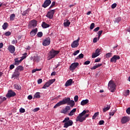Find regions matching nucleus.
Masks as SVG:
<instances>
[{"instance_id": "nucleus-1", "label": "nucleus", "mask_w": 130, "mask_h": 130, "mask_svg": "<svg viewBox=\"0 0 130 130\" xmlns=\"http://www.w3.org/2000/svg\"><path fill=\"white\" fill-rule=\"evenodd\" d=\"M64 104L70 105L71 107H74V106H75V102L73 100H71V98H66L57 103L54 106V108H57L58 106H60V105H64Z\"/></svg>"}, {"instance_id": "nucleus-2", "label": "nucleus", "mask_w": 130, "mask_h": 130, "mask_svg": "<svg viewBox=\"0 0 130 130\" xmlns=\"http://www.w3.org/2000/svg\"><path fill=\"white\" fill-rule=\"evenodd\" d=\"M62 123H64L63 127H65V128H68L69 126H72L74 124L73 120H70L69 117L65 118L64 120L62 121Z\"/></svg>"}, {"instance_id": "nucleus-3", "label": "nucleus", "mask_w": 130, "mask_h": 130, "mask_svg": "<svg viewBox=\"0 0 130 130\" xmlns=\"http://www.w3.org/2000/svg\"><path fill=\"white\" fill-rule=\"evenodd\" d=\"M89 112V111L83 110V111L79 114V115L76 118V121H79V122H83L85 120V118H84V115L87 113Z\"/></svg>"}, {"instance_id": "nucleus-4", "label": "nucleus", "mask_w": 130, "mask_h": 130, "mask_svg": "<svg viewBox=\"0 0 130 130\" xmlns=\"http://www.w3.org/2000/svg\"><path fill=\"white\" fill-rule=\"evenodd\" d=\"M59 53V51H56L54 49H52L51 51H50L49 53V60H50V59H52V58H54L55 57L56 55H57Z\"/></svg>"}, {"instance_id": "nucleus-5", "label": "nucleus", "mask_w": 130, "mask_h": 130, "mask_svg": "<svg viewBox=\"0 0 130 130\" xmlns=\"http://www.w3.org/2000/svg\"><path fill=\"white\" fill-rule=\"evenodd\" d=\"M116 87V85H115V83L113 82V81L111 80L109 81L108 84V88L109 90H111V92H114L115 91V87Z\"/></svg>"}, {"instance_id": "nucleus-6", "label": "nucleus", "mask_w": 130, "mask_h": 130, "mask_svg": "<svg viewBox=\"0 0 130 130\" xmlns=\"http://www.w3.org/2000/svg\"><path fill=\"white\" fill-rule=\"evenodd\" d=\"M55 82V79H51L49 81L47 82L43 86L42 89H46V88H48L50 85L53 84Z\"/></svg>"}, {"instance_id": "nucleus-7", "label": "nucleus", "mask_w": 130, "mask_h": 130, "mask_svg": "<svg viewBox=\"0 0 130 130\" xmlns=\"http://www.w3.org/2000/svg\"><path fill=\"white\" fill-rule=\"evenodd\" d=\"M54 13H55V10H50L47 13L46 17L49 18V19H52L53 18Z\"/></svg>"}, {"instance_id": "nucleus-8", "label": "nucleus", "mask_w": 130, "mask_h": 130, "mask_svg": "<svg viewBox=\"0 0 130 130\" xmlns=\"http://www.w3.org/2000/svg\"><path fill=\"white\" fill-rule=\"evenodd\" d=\"M14 96H16V92L11 89L8 90L7 94L6 95L7 98H11V97H14Z\"/></svg>"}, {"instance_id": "nucleus-9", "label": "nucleus", "mask_w": 130, "mask_h": 130, "mask_svg": "<svg viewBox=\"0 0 130 130\" xmlns=\"http://www.w3.org/2000/svg\"><path fill=\"white\" fill-rule=\"evenodd\" d=\"M79 41H80V37H78L77 40L73 42L71 44V47L72 48H77L79 46Z\"/></svg>"}, {"instance_id": "nucleus-10", "label": "nucleus", "mask_w": 130, "mask_h": 130, "mask_svg": "<svg viewBox=\"0 0 130 130\" xmlns=\"http://www.w3.org/2000/svg\"><path fill=\"white\" fill-rule=\"evenodd\" d=\"M100 52H101V49L98 48L95 50V52L92 53V58H95V57H97V56H99V55H100Z\"/></svg>"}, {"instance_id": "nucleus-11", "label": "nucleus", "mask_w": 130, "mask_h": 130, "mask_svg": "<svg viewBox=\"0 0 130 130\" xmlns=\"http://www.w3.org/2000/svg\"><path fill=\"white\" fill-rule=\"evenodd\" d=\"M50 44V38L48 37L43 41V45L44 46H48Z\"/></svg>"}, {"instance_id": "nucleus-12", "label": "nucleus", "mask_w": 130, "mask_h": 130, "mask_svg": "<svg viewBox=\"0 0 130 130\" xmlns=\"http://www.w3.org/2000/svg\"><path fill=\"white\" fill-rule=\"evenodd\" d=\"M120 59V57L119 55H115L110 59L111 62H116V60Z\"/></svg>"}, {"instance_id": "nucleus-13", "label": "nucleus", "mask_w": 130, "mask_h": 130, "mask_svg": "<svg viewBox=\"0 0 130 130\" xmlns=\"http://www.w3.org/2000/svg\"><path fill=\"white\" fill-rule=\"evenodd\" d=\"M79 66V63L78 62H74L71 64L70 66V71H74L76 70V68Z\"/></svg>"}, {"instance_id": "nucleus-14", "label": "nucleus", "mask_w": 130, "mask_h": 130, "mask_svg": "<svg viewBox=\"0 0 130 130\" xmlns=\"http://www.w3.org/2000/svg\"><path fill=\"white\" fill-rule=\"evenodd\" d=\"M129 120H130L129 117L124 116L122 118L121 122L122 124H124V123H126V122H128Z\"/></svg>"}, {"instance_id": "nucleus-15", "label": "nucleus", "mask_w": 130, "mask_h": 130, "mask_svg": "<svg viewBox=\"0 0 130 130\" xmlns=\"http://www.w3.org/2000/svg\"><path fill=\"white\" fill-rule=\"evenodd\" d=\"M8 50H9V52H10V53H14L16 49L15 48V46H13V45H9L8 47Z\"/></svg>"}, {"instance_id": "nucleus-16", "label": "nucleus", "mask_w": 130, "mask_h": 130, "mask_svg": "<svg viewBox=\"0 0 130 130\" xmlns=\"http://www.w3.org/2000/svg\"><path fill=\"white\" fill-rule=\"evenodd\" d=\"M50 4H51V1L46 0L44 2L43 5H42V7L43 8H44L45 9L46 8H47V7H48V6L50 5Z\"/></svg>"}, {"instance_id": "nucleus-17", "label": "nucleus", "mask_w": 130, "mask_h": 130, "mask_svg": "<svg viewBox=\"0 0 130 130\" xmlns=\"http://www.w3.org/2000/svg\"><path fill=\"white\" fill-rule=\"evenodd\" d=\"M69 110H71V107L67 106L65 109L61 111V113H64V114H66V113H67V112H68V111H69Z\"/></svg>"}, {"instance_id": "nucleus-18", "label": "nucleus", "mask_w": 130, "mask_h": 130, "mask_svg": "<svg viewBox=\"0 0 130 130\" xmlns=\"http://www.w3.org/2000/svg\"><path fill=\"white\" fill-rule=\"evenodd\" d=\"M20 76V72L17 71L16 69L14 74L12 75V78H18Z\"/></svg>"}, {"instance_id": "nucleus-19", "label": "nucleus", "mask_w": 130, "mask_h": 130, "mask_svg": "<svg viewBox=\"0 0 130 130\" xmlns=\"http://www.w3.org/2000/svg\"><path fill=\"white\" fill-rule=\"evenodd\" d=\"M38 31V30L37 29V28H36L35 29L31 31L30 32L31 37H34V36H35L36 35V33H37Z\"/></svg>"}, {"instance_id": "nucleus-20", "label": "nucleus", "mask_w": 130, "mask_h": 130, "mask_svg": "<svg viewBox=\"0 0 130 130\" xmlns=\"http://www.w3.org/2000/svg\"><path fill=\"white\" fill-rule=\"evenodd\" d=\"M72 84H73V79H69L66 82L65 86L69 87V86H72Z\"/></svg>"}, {"instance_id": "nucleus-21", "label": "nucleus", "mask_w": 130, "mask_h": 130, "mask_svg": "<svg viewBox=\"0 0 130 130\" xmlns=\"http://www.w3.org/2000/svg\"><path fill=\"white\" fill-rule=\"evenodd\" d=\"M30 27H36L37 26V21L36 20H31L30 23Z\"/></svg>"}, {"instance_id": "nucleus-22", "label": "nucleus", "mask_w": 130, "mask_h": 130, "mask_svg": "<svg viewBox=\"0 0 130 130\" xmlns=\"http://www.w3.org/2000/svg\"><path fill=\"white\" fill-rule=\"evenodd\" d=\"M14 64L15 66H19L20 63H21L22 62L20 60H19V58H16L14 59Z\"/></svg>"}, {"instance_id": "nucleus-23", "label": "nucleus", "mask_w": 130, "mask_h": 130, "mask_svg": "<svg viewBox=\"0 0 130 130\" xmlns=\"http://www.w3.org/2000/svg\"><path fill=\"white\" fill-rule=\"evenodd\" d=\"M71 25V21L69 20H66L64 21L63 25L64 27H69Z\"/></svg>"}, {"instance_id": "nucleus-24", "label": "nucleus", "mask_w": 130, "mask_h": 130, "mask_svg": "<svg viewBox=\"0 0 130 130\" xmlns=\"http://www.w3.org/2000/svg\"><path fill=\"white\" fill-rule=\"evenodd\" d=\"M88 103H89V100L86 99L82 100L80 104L81 105H82V106H84V105H86V104H88Z\"/></svg>"}, {"instance_id": "nucleus-25", "label": "nucleus", "mask_w": 130, "mask_h": 130, "mask_svg": "<svg viewBox=\"0 0 130 130\" xmlns=\"http://www.w3.org/2000/svg\"><path fill=\"white\" fill-rule=\"evenodd\" d=\"M17 72H22V71H24V67L22 66H18L16 69H15Z\"/></svg>"}, {"instance_id": "nucleus-26", "label": "nucleus", "mask_w": 130, "mask_h": 130, "mask_svg": "<svg viewBox=\"0 0 130 130\" xmlns=\"http://www.w3.org/2000/svg\"><path fill=\"white\" fill-rule=\"evenodd\" d=\"M50 26L49 24L46 23L45 22H43L42 24V27L44 28H49Z\"/></svg>"}, {"instance_id": "nucleus-27", "label": "nucleus", "mask_w": 130, "mask_h": 130, "mask_svg": "<svg viewBox=\"0 0 130 130\" xmlns=\"http://www.w3.org/2000/svg\"><path fill=\"white\" fill-rule=\"evenodd\" d=\"M15 18H16V15L15 14H12L10 15V21H14V20H15Z\"/></svg>"}, {"instance_id": "nucleus-28", "label": "nucleus", "mask_w": 130, "mask_h": 130, "mask_svg": "<svg viewBox=\"0 0 130 130\" xmlns=\"http://www.w3.org/2000/svg\"><path fill=\"white\" fill-rule=\"evenodd\" d=\"M77 111V109L75 108L73 109L70 112V113H69V116H73V115L74 114V113Z\"/></svg>"}, {"instance_id": "nucleus-29", "label": "nucleus", "mask_w": 130, "mask_h": 130, "mask_svg": "<svg viewBox=\"0 0 130 130\" xmlns=\"http://www.w3.org/2000/svg\"><path fill=\"white\" fill-rule=\"evenodd\" d=\"M29 11H30V9H27L26 10L24 11L22 13V16H27V15H28V14H29Z\"/></svg>"}, {"instance_id": "nucleus-30", "label": "nucleus", "mask_w": 130, "mask_h": 130, "mask_svg": "<svg viewBox=\"0 0 130 130\" xmlns=\"http://www.w3.org/2000/svg\"><path fill=\"white\" fill-rule=\"evenodd\" d=\"M8 26H9V24H8V23L5 22L3 25L2 26L3 29H4V30H6L7 28H8Z\"/></svg>"}, {"instance_id": "nucleus-31", "label": "nucleus", "mask_w": 130, "mask_h": 130, "mask_svg": "<svg viewBox=\"0 0 130 130\" xmlns=\"http://www.w3.org/2000/svg\"><path fill=\"white\" fill-rule=\"evenodd\" d=\"M14 87L15 89H16V90H21V86L18 85V84H15L14 85Z\"/></svg>"}, {"instance_id": "nucleus-32", "label": "nucleus", "mask_w": 130, "mask_h": 130, "mask_svg": "<svg viewBox=\"0 0 130 130\" xmlns=\"http://www.w3.org/2000/svg\"><path fill=\"white\" fill-rule=\"evenodd\" d=\"M121 21V17H117L115 19V23H119Z\"/></svg>"}, {"instance_id": "nucleus-33", "label": "nucleus", "mask_w": 130, "mask_h": 130, "mask_svg": "<svg viewBox=\"0 0 130 130\" xmlns=\"http://www.w3.org/2000/svg\"><path fill=\"white\" fill-rule=\"evenodd\" d=\"M109 109H110V106H108V107H107L105 108H103V112H106L108 110H109Z\"/></svg>"}, {"instance_id": "nucleus-34", "label": "nucleus", "mask_w": 130, "mask_h": 130, "mask_svg": "<svg viewBox=\"0 0 130 130\" xmlns=\"http://www.w3.org/2000/svg\"><path fill=\"white\" fill-rule=\"evenodd\" d=\"M40 92H37L35 95H34V98H40Z\"/></svg>"}, {"instance_id": "nucleus-35", "label": "nucleus", "mask_w": 130, "mask_h": 130, "mask_svg": "<svg viewBox=\"0 0 130 130\" xmlns=\"http://www.w3.org/2000/svg\"><path fill=\"white\" fill-rule=\"evenodd\" d=\"M35 61H36V62H39V60H40V58L38 56H37L35 57L34 58Z\"/></svg>"}, {"instance_id": "nucleus-36", "label": "nucleus", "mask_w": 130, "mask_h": 130, "mask_svg": "<svg viewBox=\"0 0 130 130\" xmlns=\"http://www.w3.org/2000/svg\"><path fill=\"white\" fill-rule=\"evenodd\" d=\"M112 56V53H108L106 54V57L107 58H109V57H111Z\"/></svg>"}, {"instance_id": "nucleus-37", "label": "nucleus", "mask_w": 130, "mask_h": 130, "mask_svg": "<svg viewBox=\"0 0 130 130\" xmlns=\"http://www.w3.org/2000/svg\"><path fill=\"white\" fill-rule=\"evenodd\" d=\"M37 36H38V37L41 38V37H42L43 36V33H42V32H41V31H40V32H38Z\"/></svg>"}, {"instance_id": "nucleus-38", "label": "nucleus", "mask_w": 130, "mask_h": 130, "mask_svg": "<svg viewBox=\"0 0 130 130\" xmlns=\"http://www.w3.org/2000/svg\"><path fill=\"white\" fill-rule=\"evenodd\" d=\"M103 32V30H100L98 32V40H99V39H100V37L101 36V34H102V32Z\"/></svg>"}, {"instance_id": "nucleus-39", "label": "nucleus", "mask_w": 130, "mask_h": 130, "mask_svg": "<svg viewBox=\"0 0 130 130\" xmlns=\"http://www.w3.org/2000/svg\"><path fill=\"white\" fill-rule=\"evenodd\" d=\"M99 115V112L95 113L93 116H92V119H95L96 118V117Z\"/></svg>"}, {"instance_id": "nucleus-40", "label": "nucleus", "mask_w": 130, "mask_h": 130, "mask_svg": "<svg viewBox=\"0 0 130 130\" xmlns=\"http://www.w3.org/2000/svg\"><path fill=\"white\" fill-rule=\"evenodd\" d=\"M94 27H95V23H91L90 26V30H93Z\"/></svg>"}, {"instance_id": "nucleus-41", "label": "nucleus", "mask_w": 130, "mask_h": 130, "mask_svg": "<svg viewBox=\"0 0 130 130\" xmlns=\"http://www.w3.org/2000/svg\"><path fill=\"white\" fill-rule=\"evenodd\" d=\"M115 113V111L113 110L111 112H109V115H110L111 116H113L114 115V114Z\"/></svg>"}, {"instance_id": "nucleus-42", "label": "nucleus", "mask_w": 130, "mask_h": 130, "mask_svg": "<svg viewBox=\"0 0 130 130\" xmlns=\"http://www.w3.org/2000/svg\"><path fill=\"white\" fill-rule=\"evenodd\" d=\"M124 96H128V95H129V90L127 89L124 93Z\"/></svg>"}, {"instance_id": "nucleus-43", "label": "nucleus", "mask_w": 130, "mask_h": 130, "mask_svg": "<svg viewBox=\"0 0 130 130\" xmlns=\"http://www.w3.org/2000/svg\"><path fill=\"white\" fill-rule=\"evenodd\" d=\"M117 6V4H116V3H114L112 5L111 8L115 9V8H116Z\"/></svg>"}, {"instance_id": "nucleus-44", "label": "nucleus", "mask_w": 130, "mask_h": 130, "mask_svg": "<svg viewBox=\"0 0 130 130\" xmlns=\"http://www.w3.org/2000/svg\"><path fill=\"white\" fill-rule=\"evenodd\" d=\"M19 111L21 113H24V112H25V109L23 108H20L19 109Z\"/></svg>"}, {"instance_id": "nucleus-45", "label": "nucleus", "mask_w": 130, "mask_h": 130, "mask_svg": "<svg viewBox=\"0 0 130 130\" xmlns=\"http://www.w3.org/2000/svg\"><path fill=\"white\" fill-rule=\"evenodd\" d=\"M83 57H84V54L81 53L78 55L77 58H83Z\"/></svg>"}, {"instance_id": "nucleus-46", "label": "nucleus", "mask_w": 130, "mask_h": 130, "mask_svg": "<svg viewBox=\"0 0 130 130\" xmlns=\"http://www.w3.org/2000/svg\"><path fill=\"white\" fill-rule=\"evenodd\" d=\"M78 100H79V96L75 95L74 96V101H75V102H77Z\"/></svg>"}, {"instance_id": "nucleus-47", "label": "nucleus", "mask_w": 130, "mask_h": 130, "mask_svg": "<svg viewBox=\"0 0 130 130\" xmlns=\"http://www.w3.org/2000/svg\"><path fill=\"white\" fill-rule=\"evenodd\" d=\"M55 6V2H53L52 3V4L51 5L50 7H49V9H51L52 8H53Z\"/></svg>"}, {"instance_id": "nucleus-48", "label": "nucleus", "mask_w": 130, "mask_h": 130, "mask_svg": "<svg viewBox=\"0 0 130 130\" xmlns=\"http://www.w3.org/2000/svg\"><path fill=\"white\" fill-rule=\"evenodd\" d=\"M90 62H91V61H90V60H86L85 62H84V64H85V65L90 64Z\"/></svg>"}, {"instance_id": "nucleus-49", "label": "nucleus", "mask_w": 130, "mask_h": 130, "mask_svg": "<svg viewBox=\"0 0 130 130\" xmlns=\"http://www.w3.org/2000/svg\"><path fill=\"white\" fill-rule=\"evenodd\" d=\"M104 120H102L99 121V124L100 125H102V124H104Z\"/></svg>"}, {"instance_id": "nucleus-50", "label": "nucleus", "mask_w": 130, "mask_h": 130, "mask_svg": "<svg viewBox=\"0 0 130 130\" xmlns=\"http://www.w3.org/2000/svg\"><path fill=\"white\" fill-rule=\"evenodd\" d=\"M40 109L39 108H36L33 110V111L34 112H37V111H39Z\"/></svg>"}, {"instance_id": "nucleus-51", "label": "nucleus", "mask_w": 130, "mask_h": 130, "mask_svg": "<svg viewBox=\"0 0 130 130\" xmlns=\"http://www.w3.org/2000/svg\"><path fill=\"white\" fill-rule=\"evenodd\" d=\"M100 29V27H97L93 29V31H94V32H97V31H99Z\"/></svg>"}, {"instance_id": "nucleus-52", "label": "nucleus", "mask_w": 130, "mask_h": 130, "mask_svg": "<svg viewBox=\"0 0 130 130\" xmlns=\"http://www.w3.org/2000/svg\"><path fill=\"white\" fill-rule=\"evenodd\" d=\"M5 36H10V35H11V32L10 31H7L5 34Z\"/></svg>"}, {"instance_id": "nucleus-53", "label": "nucleus", "mask_w": 130, "mask_h": 130, "mask_svg": "<svg viewBox=\"0 0 130 130\" xmlns=\"http://www.w3.org/2000/svg\"><path fill=\"white\" fill-rule=\"evenodd\" d=\"M79 52H80V50H77L76 51H74L73 53V55H77V54H78V53H79Z\"/></svg>"}, {"instance_id": "nucleus-54", "label": "nucleus", "mask_w": 130, "mask_h": 130, "mask_svg": "<svg viewBox=\"0 0 130 130\" xmlns=\"http://www.w3.org/2000/svg\"><path fill=\"white\" fill-rule=\"evenodd\" d=\"M126 112L127 114H130V107L128 108L126 110Z\"/></svg>"}, {"instance_id": "nucleus-55", "label": "nucleus", "mask_w": 130, "mask_h": 130, "mask_svg": "<svg viewBox=\"0 0 130 130\" xmlns=\"http://www.w3.org/2000/svg\"><path fill=\"white\" fill-rule=\"evenodd\" d=\"M32 99L33 96L31 95H29L27 96V99H28V100H32Z\"/></svg>"}, {"instance_id": "nucleus-56", "label": "nucleus", "mask_w": 130, "mask_h": 130, "mask_svg": "<svg viewBox=\"0 0 130 130\" xmlns=\"http://www.w3.org/2000/svg\"><path fill=\"white\" fill-rule=\"evenodd\" d=\"M100 60H101V58H98L96 59H95V62H99V61H100Z\"/></svg>"}, {"instance_id": "nucleus-57", "label": "nucleus", "mask_w": 130, "mask_h": 130, "mask_svg": "<svg viewBox=\"0 0 130 130\" xmlns=\"http://www.w3.org/2000/svg\"><path fill=\"white\" fill-rule=\"evenodd\" d=\"M96 69H98L97 67V65L93 66V67L90 68V70H96Z\"/></svg>"}, {"instance_id": "nucleus-58", "label": "nucleus", "mask_w": 130, "mask_h": 130, "mask_svg": "<svg viewBox=\"0 0 130 130\" xmlns=\"http://www.w3.org/2000/svg\"><path fill=\"white\" fill-rule=\"evenodd\" d=\"M15 68V65L14 64H11L10 66V69L13 70V69Z\"/></svg>"}, {"instance_id": "nucleus-59", "label": "nucleus", "mask_w": 130, "mask_h": 130, "mask_svg": "<svg viewBox=\"0 0 130 130\" xmlns=\"http://www.w3.org/2000/svg\"><path fill=\"white\" fill-rule=\"evenodd\" d=\"M26 56H23L21 57V59H20V61L22 62V61L23 60V59H25V58H26Z\"/></svg>"}, {"instance_id": "nucleus-60", "label": "nucleus", "mask_w": 130, "mask_h": 130, "mask_svg": "<svg viewBox=\"0 0 130 130\" xmlns=\"http://www.w3.org/2000/svg\"><path fill=\"white\" fill-rule=\"evenodd\" d=\"M2 100V101H6V100H7V98L6 97H1L0 98Z\"/></svg>"}, {"instance_id": "nucleus-61", "label": "nucleus", "mask_w": 130, "mask_h": 130, "mask_svg": "<svg viewBox=\"0 0 130 130\" xmlns=\"http://www.w3.org/2000/svg\"><path fill=\"white\" fill-rule=\"evenodd\" d=\"M42 83V79H39L38 80V84H41Z\"/></svg>"}, {"instance_id": "nucleus-62", "label": "nucleus", "mask_w": 130, "mask_h": 130, "mask_svg": "<svg viewBox=\"0 0 130 130\" xmlns=\"http://www.w3.org/2000/svg\"><path fill=\"white\" fill-rule=\"evenodd\" d=\"M83 117L84 120H86V118H87V117H89V114H86L85 116H83Z\"/></svg>"}, {"instance_id": "nucleus-63", "label": "nucleus", "mask_w": 130, "mask_h": 130, "mask_svg": "<svg viewBox=\"0 0 130 130\" xmlns=\"http://www.w3.org/2000/svg\"><path fill=\"white\" fill-rule=\"evenodd\" d=\"M93 43H96L97 42V38H94L93 40Z\"/></svg>"}, {"instance_id": "nucleus-64", "label": "nucleus", "mask_w": 130, "mask_h": 130, "mask_svg": "<svg viewBox=\"0 0 130 130\" xmlns=\"http://www.w3.org/2000/svg\"><path fill=\"white\" fill-rule=\"evenodd\" d=\"M56 74V72H53L51 73V76H55Z\"/></svg>"}]
</instances>
